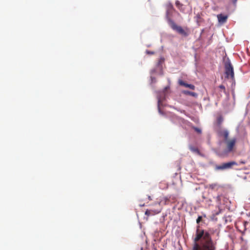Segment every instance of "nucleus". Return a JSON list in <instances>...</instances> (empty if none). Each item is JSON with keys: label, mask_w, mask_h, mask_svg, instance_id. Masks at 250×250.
I'll return each mask as SVG.
<instances>
[{"label": "nucleus", "mask_w": 250, "mask_h": 250, "mask_svg": "<svg viewBox=\"0 0 250 250\" xmlns=\"http://www.w3.org/2000/svg\"><path fill=\"white\" fill-rule=\"evenodd\" d=\"M237 142L236 138H232L229 140H226L224 142L225 144V148L222 151L219 153V155L221 157L228 156L229 154L233 152L235 149V145Z\"/></svg>", "instance_id": "1"}, {"label": "nucleus", "mask_w": 250, "mask_h": 250, "mask_svg": "<svg viewBox=\"0 0 250 250\" xmlns=\"http://www.w3.org/2000/svg\"><path fill=\"white\" fill-rule=\"evenodd\" d=\"M203 238L205 241L202 246L203 250H215V247L214 245L209 233L208 232H204Z\"/></svg>", "instance_id": "2"}, {"label": "nucleus", "mask_w": 250, "mask_h": 250, "mask_svg": "<svg viewBox=\"0 0 250 250\" xmlns=\"http://www.w3.org/2000/svg\"><path fill=\"white\" fill-rule=\"evenodd\" d=\"M225 74L226 78L232 80L234 79L233 67L229 59L225 63Z\"/></svg>", "instance_id": "3"}, {"label": "nucleus", "mask_w": 250, "mask_h": 250, "mask_svg": "<svg viewBox=\"0 0 250 250\" xmlns=\"http://www.w3.org/2000/svg\"><path fill=\"white\" fill-rule=\"evenodd\" d=\"M204 230H199L197 229L195 237L194 239V244L192 250H203L202 249V246L197 243L201 238L203 237Z\"/></svg>", "instance_id": "4"}, {"label": "nucleus", "mask_w": 250, "mask_h": 250, "mask_svg": "<svg viewBox=\"0 0 250 250\" xmlns=\"http://www.w3.org/2000/svg\"><path fill=\"white\" fill-rule=\"evenodd\" d=\"M237 165V163L234 161L229 162L228 163H223L221 165L216 166L215 169L216 170H224L231 168L233 166Z\"/></svg>", "instance_id": "5"}, {"label": "nucleus", "mask_w": 250, "mask_h": 250, "mask_svg": "<svg viewBox=\"0 0 250 250\" xmlns=\"http://www.w3.org/2000/svg\"><path fill=\"white\" fill-rule=\"evenodd\" d=\"M171 27L174 30H176L178 33L181 35H183L185 36H187V33L180 26L177 25L174 22L171 21L170 23Z\"/></svg>", "instance_id": "6"}, {"label": "nucleus", "mask_w": 250, "mask_h": 250, "mask_svg": "<svg viewBox=\"0 0 250 250\" xmlns=\"http://www.w3.org/2000/svg\"><path fill=\"white\" fill-rule=\"evenodd\" d=\"M169 88L168 86L166 87L164 89L163 91L162 94L163 96H158V108H160V105L161 103L163 102V101L165 99V92L167 90V89ZM159 111L160 112V109Z\"/></svg>", "instance_id": "7"}, {"label": "nucleus", "mask_w": 250, "mask_h": 250, "mask_svg": "<svg viewBox=\"0 0 250 250\" xmlns=\"http://www.w3.org/2000/svg\"><path fill=\"white\" fill-rule=\"evenodd\" d=\"M218 134L220 136H223L224 139V142L226 141V140H229L230 139H229V133L228 130H220L218 132Z\"/></svg>", "instance_id": "8"}, {"label": "nucleus", "mask_w": 250, "mask_h": 250, "mask_svg": "<svg viewBox=\"0 0 250 250\" xmlns=\"http://www.w3.org/2000/svg\"><path fill=\"white\" fill-rule=\"evenodd\" d=\"M178 83H179V85H180L184 86L186 87L189 88V89H192V90L195 89V87L194 85L191 84H188L182 80H179L178 81Z\"/></svg>", "instance_id": "9"}, {"label": "nucleus", "mask_w": 250, "mask_h": 250, "mask_svg": "<svg viewBox=\"0 0 250 250\" xmlns=\"http://www.w3.org/2000/svg\"><path fill=\"white\" fill-rule=\"evenodd\" d=\"M217 18L219 23H224L226 22L228 16L220 14L217 15Z\"/></svg>", "instance_id": "10"}, {"label": "nucleus", "mask_w": 250, "mask_h": 250, "mask_svg": "<svg viewBox=\"0 0 250 250\" xmlns=\"http://www.w3.org/2000/svg\"><path fill=\"white\" fill-rule=\"evenodd\" d=\"M182 93L186 95H190L194 97H197L198 96L197 93L193 92H191L188 90L182 91Z\"/></svg>", "instance_id": "11"}, {"label": "nucleus", "mask_w": 250, "mask_h": 250, "mask_svg": "<svg viewBox=\"0 0 250 250\" xmlns=\"http://www.w3.org/2000/svg\"><path fill=\"white\" fill-rule=\"evenodd\" d=\"M160 212V210H148L147 209L145 212V214L146 215H153L155 214H157Z\"/></svg>", "instance_id": "12"}, {"label": "nucleus", "mask_w": 250, "mask_h": 250, "mask_svg": "<svg viewBox=\"0 0 250 250\" xmlns=\"http://www.w3.org/2000/svg\"><path fill=\"white\" fill-rule=\"evenodd\" d=\"M189 149L192 152L196 153L199 155H201V153L198 148L192 146H190L189 147Z\"/></svg>", "instance_id": "13"}, {"label": "nucleus", "mask_w": 250, "mask_h": 250, "mask_svg": "<svg viewBox=\"0 0 250 250\" xmlns=\"http://www.w3.org/2000/svg\"><path fill=\"white\" fill-rule=\"evenodd\" d=\"M217 186H218L217 184H215V183L209 184L208 186V188L211 189H214L216 188H217Z\"/></svg>", "instance_id": "14"}, {"label": "nucleus", "mask_w": 250, "mask_h": 250, "mask_svg": "<svg viewBox=\"0 0 250 250\" xmlns=\"http://www.w3.org/2000/svg\"><path fill=\"white\" fill-rule=\"evenodd\" d=\"M223 121V118L222 116H219L217 118V122L219 125H221Z\"/></svg>", "instance_id": "15"}, {"label": "nucleus", "mask_w": 250, "mask_h": 250, "mask_svg": "<svg viewBox=\"0 0 250 250\" xmlns=\"http://www.w3.org/2000/svg\"><path fill=\"white\" fill-rule=\"evenodd\" d=\"M219 88L222 90L224 93H226V88L224 85H220L219 86Z\"/></svg>", "instance_id": "16"}, {"label": "nucleus", "mask_w": 250, "mask_h": 250, "mask_svg": "<svg viewBox=\"0 0 250 250\" xmlns=\"http://www.w3.org/2000/svg\"><path fill=\"white\" fill-rule=\"evenodd\" d=\"M202 219V217L201 216H198V217L197 218V219L196 220V223L197 224H199L201 221Z\"/></svg>", "instance_id": "17"}, {"label": "nucleus", "mask_w": 250, "mask_h": 250, "mask_svg": "<svg viewBox=\"0 0 250 250\" xmlns=\"http://www.w3.org/2000/svg\"><path fill=\"white\" fill-rule=\"evenodd\" d=\"M194 129L198 133H201V130L200 128H197V127H195Z\"/></svg>", "instance_id": "18"}, {"label": "nucleus", "mask_w": 250, "mask_h": 250, "mask_svg": "<svg viewBox=\"0 0 250 250\" xmlns=\"http://www.w3.org/2000/svg\"><path fill=\"white\" fill-rule=\"evenodd\" d=\"M176 6H177L178 8H179V7H180V6H182V4H181L180 3V2H179V1H177L176 2Z\"/></svg>", "instance_id": "19"}, {"label": "nucleus", "mask_w": 250, "mask_h": 250, "mask_svg": "<svg viewBox=\"0 0 250 250\" xmlns=\"http://www.w3.org/2000/svg\"><path fill=\"white\" fill-rule=\"evenodd\" d=\"M146 53H147V54H150V55H152V54H154V53L153 52L150 51H146Z\"/></svg>", "instance_id": "20"}, {"label": "nucleus", "mask_w": 250, "mask_h": 250, "mask_svg": "<svg viewBox=\"0 0 250 250\" xmlns=\"http://www.w3.org/2000/svg\"><path fill=\"white\" fill-rule=\"evenodd\" d=\"M216 198L217 201L218 202H219L221 200V197L219 195L217 196Z\"/></svg>", "instance_id": "21"}, {"label": "nucleus", "mask_w": 250, "mask_h": 250, "mask_svg": "<svg viewBox=\"0 0 250 250\" xmlns=\"http://www.w3.org/2000/svg\"><path fill=\"white\" fill-rule=\"evenodd\" d=\"M148 198H149V200H151V199L150 198V196L148 197Z\"/></svg>", "instance_id": "22"}, {"label": "nucleus", "mask_w": 250, "mask_h": 250, "mask_svg": "<svg viewBox=\"0 0 250 250\" xmlns=\"http://www.w3.org/2000/svg\"><path fill=\"white\" fill-rule=\"evenodd\" d=\"M153 250H157L156 248H154Z\"/></svg>", "instance_id": "23"}]
</instances>
